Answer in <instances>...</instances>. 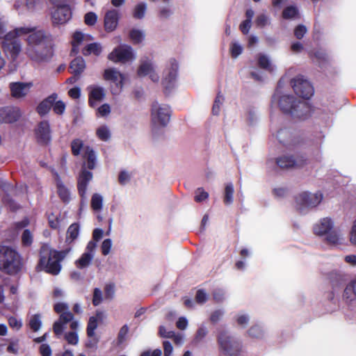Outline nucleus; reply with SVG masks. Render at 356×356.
Here are the masks:
<instances>
[{"label":"nucleus","mask_w":356,"mask_h":356,"mask_svg":"<svg viewBox=\"0 0 356 356\" xmlns=\"http://www.w3.org/2000/svg\"><path fill=\"white\" fill-rule=\"evenodd\" d=\"M94 256L88 252H83L81 257L75 261V266L79 269L88 268L92 263Z\"/></svg>","instance_id":"30"},{"label":"nucleus","mask_w":356,"mask_h":356,"mask_svg":"<svg viewBox=\"0 0 356 356\" xmlns=\"http://www.w3.org/2000/svg\"><path fill=\"white\" fill-rule=\"evenodd\" d=\"M79 234V225L78 223L72 224L67 229L66 235V243H71L77 238Z\"/></svg>","instance_id":"33"},{"label":"nucleus","mask_w":356,"mask_h":356,"mask_svg":"<svg viewBox=\"0 0 356 356\" xmlns=\"http://www.w3.org/2000/svg\"><path fill=\"white\" fill-rule=\"evenodd\" d=\"M325 236L327 242L331 245H341L343 243V238L341 235L333 229Z\"/></svg>","instance_id":"37"},{"label":"nucleus","mask_w":356,"mask_h":356,"mask_svg":"<svg viewBox=\"0 0 356 356\" xmlns=\"http://www.w3.org/2000/svg\"><path fill=\"white\" fill-rule=\"evenodd\" d=\"M42 316L40 314L31 315L29 320V327L33 332H38L42 327Z\"/></svg>","instance_id":"36"},{"label":"nucleus","mask_w":356,"mask_h":356,"mask_svg":"<svg viewBox=\"0 0 356 356\" xmlns=\"http://www.w3.org/2000/svg\"><path fill=\"white\" fill-rule=\"evenodd\" d=\"M307 29L304 25H298L294 30V35L298 39H301L307 33Z\"/></svg>","instance_id":"63"},{"label":"nucleus","mask_w":356,"mask_h":356,"mask_svg":"<svg viewBox=\"0 0 356 356\" xmlns=\"http://www.w3.org/2000/svg\"><path fill=\"white\" fill-rule=\"evenodd\" d=\"M147 10V4L144 2L137 4L133 12V16L136 19H143L145 17Z\"/></svg>","instance_id":"40"},{"label":"nucleus","mask_w":356,"mask_h":356,"mask_svg":"<svg viewBox=\"0 0 356 356\" xmlns=\"http://www.w3.org/2000/svg\"><path fill=\"white\" fill-rule=\"evenodd\" d=\"M208 332L209 331L207 326L204 324H201L197 330L193 340V343L197 344L201 342L207 337Z\"/></svg>","instance_id":"39"},{"label":"nucleus","mask_w":356,"mask_h":356,"mask_svg":"<svg viewBox=\"0 0 356 356\" xmlns=\"http://www.w3.org/2000/svg\"><path fill=\"white\" fill-rule=\"evenodd\" d=\"M86 67V62L81 56L73 59L70 65L71 72L75 76H79L85 70Z\"/></svg>","instance_id":"27"},{"label":"nucleus","mask_w":356,"mask_h":356,"mask_svg":"<svg viewBox=\"0 0 356 356\" xmlns=\"http://www.w3.org/2000/svg\"><path fill=\"white\" fill-rule=\"evenodd\" d=\"M234 185L232 183H227L225 185L224 195H223V202L226 205H230L234 202Z\"/></svg>","instance_id":"34"},{"label":"nucleus","mask_w":356,"mask_h":356,"mask_svg":"<svg viewBox=\"0 0 356 356\" xmlns=\"http://www.w3.org/2000/svg\"><path fill=\"white\" fill-rule=\"evenodd\" d=\"M44 0H26V6L29 10H34L40 8Z\"/></svg>","instance_id":"58"},{"label":"nucleus","mask_w":356,"mask_h":356,"mask_svg":"<svg viewBox=\"0 0 356 356\" xmlns=\"http://www.w3.org/2000/svg\"><path fill=\"white\" fill-rule=\"evenodd\" d=\"M21 109L17 106H7L1 109V121L13 123L17 121L22 116Z\"/></svg>","instance_id":"20"},{"label":"nucleus","mask_w":356,"mask_h":356,"mask_svg":"<svg viewBox=\"0 0 356 356\" xmlns=\"http://www.w3.org/2000/svg\"><path fill=\"white\" fill-rule=\"evenodd\" d=\"M54 311L60 314L59 318L54 323L53 330L55 334L60 337L65 329V325L70 323L71 332H76L79 327L78 321H74V315L70 312L69 305L65 302H57L54 306Z\"/></svg>","instance_id":"4"},{"label":"nucleus","mask_w":356,"mask_h":356,"mask_svg":"<svg viewBox=\"0 0 356 356\" xmlns=\"http://www.w3.org/2000/svg\"><path fill=\"white\" fill-rule=\"evenodd\" d=\"M104 78L106 81H111L118 87L122 88L124 76L115 68H108L104 70Z\"/></svg>","instance_id":"22"},{"label":"nucleus","mask_w":356,"mask_h":356,"mask_svg":"<svg viewBox=\"0 0 356 356\" xmlns=\"http://www.w3.org/2000/svg\"><path fill=\"white\" fill-rule=\"evenodd\" d=\"M131 179V174L126 171V170H122L120 172L119 177H118V181L120 184L122 185H126L127 183L129 182Z\"/></svg>","instance_id":"59"},{"label":"nucleus","mask_w":356,"mask_h":356,"mask_svg":"<svg viewBox=\"0 0 356 356\" xmlns=\"http://www.w3.org/2000/svg\"><path fill=\"white\" fill-rule=\"evenodd\" d=\"M291 85L295 93L304 99H309L314 94L312 86L302 76L300 75L293 79Z\"/></svg>","instance_id":"11"},{"label":"nucleus","mask_w":356,"mask_h":356,"mask_svg":"<svg viewBox=\"0 0 356 356\" xmlns=\"http://www.w3.org/2000/svg\"><path fill=\"white\" fill-rule=\"evenodd\" d=\"M97 20V15L93 12H89L85 15L84 22L88 26L95 25Z\"/></svg>","instance_id":"56"},{"label":"nucleus","mask_w":356,"mask_h":356,"mask_svg":"<svg viewBox=\"0 0 356 356\" xmlns=\"http://www.w3.org/2000/svg\"><path fill=\"white\" fill-rule=\"evenodd\" d=\"M53 111L58 115H62L65 110V104L63 101H55L53 106Z\"/></svg>","instance_id":"55"},{"label":"nucleus","mask_w":356,"mask_h":356,"mask_svg":"<svg viewBox=\"0 0 356 356\" xmlns=\"http://www.w3.org/2000/svg\"><path fill=\"white\" fill-rule=\"evenodd\" d=\"M224 313H225L224 311L222 309H218V310L214 311L211 314L210 321L213 323H216L222 318Z\"/></svg>","instance_id":"62"},{"label":"nucleus","mask_w":356,"mask_h":356,"mask_svg":"<svg viewBox=\"0 0 356 356\" xmlns=\"http://www.w3.org/2000/svg\"><path fill=\"white\" fill-rule=\"evenodd\" d=\"M92 177V173L87 170L84 165L77 177V189L82 201L86 200L88 186Z\"/></svg>","instance_id":"14"},{"label":"nucleus","mask_w":356,"mask_h":356,"mask_svg":"<svg viewBox=\"0 0 356 356\" xmlns=\"http://www.w3.org/2000/svg\"><path fill=\"white\" fill-rule=\"evenodd\" d=\"M154 67L155 66L152 60H143L138 67V75L140 77L148 76Z\"/></svg>","instance_id":"32"},{"label":"nucleus","mask_w":356,"mask_h":356,"mask_svg":"<svg viewBox=\"0 0 356 356\" xmlns=\"http://www.w3.org/2000/svg\"><path fill=\"white\" fill-rule=\"evenodd\" d=\"M178 62L175 58H170L163 70L161 81L166 92L170 91L176 86L178 79Z\"/></svg>","instance_id":"8"},{"label":"nucleus","mask_w":356,"mask_h":356,"mask_svg":"<svg viewBox=\"0 0 356 356\" xmlns=\"http://www.w3.org/2000/svg\"><path fill=\"white\" fill-rule=\"evenodd\" d=\"M23 267V261L18 252L9 246H1V270L9 275H17Z\"/></svg>","instance_id":"5"},{"label":"nucleus","mask_w":356,"mask_h":356,"mask_svg":"<svg viewBox=\"0 0 356 356\" xmlns=\"http://www.w3.org/2000/svg\"><path fill=\"white\" fill-rule=\"evenodd\" d=\"M108 58L114 63H126L135 59L133 49L129 45H120L115 47L108 56Z\"/></svg>","instance_id":"10"},{"label":"nucleus","mask_w":356,"mask_h":356,"mask_svg":"<svg viewBox=\"0 0 356 356\" xmlns=\"http://www.w3.org/2000/svg\"><path fill=\"white\" fill-rule=\"evenodd\" d=\"M171 111L167 104L155 102L152 106L151 120L152 131L156 134L168 125L170 120Z\"/></svg>","instance_id":"7"},{"label":"nucleus","mask_w":356,"mask_h":356,"mask_svg":"<svg viewBox=\"0 0 356 356\" xmlns=\"http://www.w3.org/2000/svg\"><path fill=\"white\" fill-rule=\"evenodd\" d=\"M334 227L333 220L329 217H325L317 221L313 227L314 233L319 236H324L329 234Z\"/></svg>","instance_id":"18"},{"label":"nucleus","mask_w":356,"mask_h":356,"mask_svg":"<svg viewBox=\"0 0 356 356\" xmlns=\"http://www.w3.org/2000/svg\"><path fill=\"white\" fill-rule=\"evenodd\" d=\"M130 38L134 43L138 44L141 42L145 38L144 33L138 29H133L130 32Z\"/></svg>","instance_id":"47"},{"label":"nucleus","mask_w":356,"mask_h":356,"mask_svg":"<svg viewBox=\"0 0 356 356\" xmlns=\"http://www.w3.org/2000/svg\"><path fill=\"white\" fill-rule=\"evenodd\" d=\"M278 142L287 149H293L300 143L299 138L292 135L290 130L281 129L276 134Z\"/></svg>","instance_id":"13"},{"label":"nucleus","mask_w":356,"mask_h":356,"mask_svg":"<svg viewBox=\"0 0 356 356\" xmlns=\"http://www.w3.org/2000/svg\"><path fill=\"white\" fill-rule=\"evenodd\" d=\"M248 335L252 338H261L264 335V330L261 325H254L248 330Z\"/></svg>","instance_id":"46"},{"label":"nucleus","mask_w":356,"mask_h":356,"mask_svg":"<svg viewBox=\"0 0 356 356\" xmlns=\"http://www.w3.org/2000/svg\"><path fill=\"white\" fill-rule=\"evenodd\" d=\"M112 248V241L110 238L104 239L101 245V250L103 255H108Z\"/></svg>","instance_id":"53"},{"label":"nucleus","mask_w":356,"mask_h":356,"mask_svg":"<svg viewBox=\"0 0 356 356\" xmlns=\"http://www.w3.org/2000/svg\"><path fill=\"white\" fill-rule=\"evenodd\" d=\"M33 86V82H12L10 83L11 95L16 99L25 97Z\"/></svg>","instance_id":"17"},{"label":"nucleus","mask_w":356,"mask_h":356,"mask_svg":"<svg viewBox=\"0 0 356 356\" xmlns=\"http://www.w3.org/2000/svg\"><path fill=\"white\" fill-rule=\"evenodd\" d=\"M322 200L323 194L320 192L316 193L302 192L296 197V207L301 213L317 207Z\"/></svg>","instance_id":"9"},{"label":"nucleus","mask_w":356,"mask_h":356,"mask_svg":"<svg viewBox=\"0 0 356 356\" xmlns=\"http://www.w3.org/2000/svg\"><path fill=\"white\" fill-rule=\"evenodd\" d=\"M90 205L94 211H100L103 207L102 195L99 193H94L91 197Z\"/></svg>","instance_id":"38"},{"label":"nucleus","mask_w":356,"mask_h":356,"mask_svg":"<svg viewBox=\"0 0 356 356\" xmlns=\"http://www.w3.org/2000/svg\"><path fill=\"white\" fill-rule=\"evenodd\" d=\"M65 339L70 345L75 346L79 342V337L76 332H68L65 334Z\"/></svg>","instance_id":"48"},{"label":"nucleus","mask_w":356,"mask_h":356,"mask_svg":"<svg viewBox=\"0 0 356 356\" xmlns=\"http://www.w3.org/2000/svg\"><path fill=\"white\" fill-rule=\"evenodd\" d=\"M234 318L236 324L241 327H245L250 321L249 315L244 312L237 314Z\"/></svg>","instance_id":"44"},{"label":"nucleus","mask_w":356,"mask_h":356,"mask_svg":"<svg viewBox=\"0 0 356 356\" xmlns=\"http://www.w3.org/2000/svg\"><path fill=\"white\" fill-rule=\"evenodd\" d=\"M220 356H238L241 344L238 340L232 337L228 332L220 330L217 336Z\"/></svg>","instance_id":"6"},{"label":"nucleus","mask_w":356,"mask_h":356,"mask_svg":"<svg viewBox=\"0 0 356 356\" xmlns=\"http://www.w3.org/2000/svg\"><path fill=\"white\" fill-rule=\"evenodd\" d=\"M277 102L280 109L294 118L305 120L311 114V107L305 101L298 100L293 95L279 94L277 90L273 96V102Z\"/></svg>","instance_id":"2"},{"label":"nucleus","mask_w":356,"mask_h":356,"mask_svg":"<svg viewBox=\"0 0 356 356\" xmlns=\"http://www.w3.org/2000/svg\"><path fill=\"white\" fill-rule=\"evenodd\" d=\"M97 136L103 141H107L111 138V132L108 127L106 125L99 127L96 131Z\"/></svg>","instance_id":"42"},{"label":"nucleus","mask_w":356,"mask_h":356,"mask_svg":"<svg viewBox=\"0 0 356 356\" xmlns=\"http://www.w3.org/2000/svg\"><path fill=\"white\" fill-rule=\"evenodd\" d=\"M111 113V107L108 104H104L97 109V113L99 116L104 117Z\"/></svg>","instance_id":"61"},{"label":"nucleus","mask_w":356,"mask_h":356,"mask_svg":"<svg viewBox=\"0 0 356 356\" xmlns=\"http://www.w3.org/2000/svg\"><path fill=\"white\" fill-rule=\"evenodd\" d=\"M257 60L258 65L261 68L269 72H273L276 70L275 65H273L271 60L268 56L263 54H259L257 56Z\"/></svg>","instance_id":"28"},{"label":"nucleus","mask_w":356,"mask_h":356,"mask_svg":"<svg viewBox=\"0 0 356 356\" xmlns=\"http://www.w3.org/2000/svg\"><path fill=\"white\" fill-rule=\"evenodd\" d=\"M103 300V293L99 288H95L93 291L92 304L95 306L99 305Z\"/></svg>","instance_id":"50"},{"label":"nucleus","mask_w":356,"mask_h":356,"mask_svg":"<svg viewBox=\"0 0 356 356\" xmlns=\"http://www.w3.org/2000/svg\"><path fill=\"white\" fill-rule=\"evenodd\" d=\"M6 350L9 353L17 354L19 350V339H12L9 341V344L8 345Z\"/></svg>","instance_id":"52"},{"label":"nucleus","mask_w":356,"mask_h":356,"mask_svg":"<svg viewBox=\"0 0 356 356\" xmlns=\"http://www.w3.org/2000/svg\"><path fill=\"white\" fill-rule=\"evenodd\" d=\"M50 125L48 121L40 122L35 129V138L41 144H48L51 139Z\"/></svg>","instance_id":"15"},{"label":"nucleus","mask_w":356,"mask_h":356,"mask_svg":"<svg viewBox=\"0 0 356 356\" xmlns=\"http://www.w3.org/2000/svg\"><path fill=\"white\" fill-rule=\"evenodd\" d=\"M208 197V193L204 191V189L202 188H197L195 191V200L197 202H200L207 200Z\"/></svg>","instance_id":"57"},{"label":"nucleus","mask_w":356,"mask_h":356,"mask_svg":"<svg viewBox=\"0 0 356 356\" xmlns=\"http://www.w3.org/2000/svg\"><path fill=\"white\" fill-rule=\"evenodd\" d=\"M303 156H298L294 159L293 156H282L276 159L277 165L281 168H290L293 167H300L304 164Z\"/></svg>","instance_id":"19"},{"label":"nucleus","mask_w":356,"mask_h":356,"mask_svg":"<svg viewBox=\"0 0 356 356\" xmlns=\"http://www.w3.org/2000/svg\"><path fill=\"white\" fill-rule=\"evenodd\" d=\"M56 175V182L57 186V192L60 197V198L64 202H68L70 200V193L69 189L63 184L60 177L57 173H55Z\"/></svg>","instance_id":"26"},{"label":"nucleus","mask_w":356,"mask_h":356,"mask_svg":"<svg viewBox=\"0 0 356 356\" xmlns=\"http://www.w3.org/2000/svg\"><path fill=\"white\" fill-rule=\"evenodd\" d=\"M349 239L352 244L356 245V219L353 221L349 234Z\"/></svg>","instance_id":"64"},{"label":"nucleus","mask_w":356,"mask_h":356,"mask_svg":"<svg viewBox=\"0 0 356 356\" xmlns=\"http://www.w3.org/2000/svg\"><path fill=\"white\" fill-rule=\"evenodd\" d=\"M208 299L207 293L203 289H199L195 295V301L199 304L204 303Z\"/></svg>","instance_id":"60"},{"label":"nucleus","mask_w":356,"mask_h":356,"mask_svg":"<svg viewBox=\"0 0 356 356\" xmlns=\"http://www.w3.org/2000/svg\"><path fill=\"white\" fill-rule=\"evenodd\" d=\"M101 52L102 47L100 44L97 42L88 44L82 49V54L84 56H88L90 54L99 56Z\"/></svg>","instance_id":"35"},{"label":"nucleus","mask_w":356,"mask_h":356,"mask_svg":"<svg viewBox=\"0 0 356 356\" xmlns=\"http://www.w3.org/2000/svg\"><path fill=\"white\" fill-rule=\"evenodd\" d=\"M89 35H84L81 32H75L72 40V52L75 54H78L79 51V46L82 44L84 41H86Z\"/></svg>","instance_id":"29"},{"label":"nucleus","mask_w":356,"mask_h":356,"mask_svg":"<svg viewBox=\"0 0 356 356\" xmlns=\"http://www.w3.org/2000/svg\"><path fill=\"white\" fill-rule=\"evenodd\" d=\"M119 14L116 10H108L104 17V26L107 31H113L118 24Z\"/></svg>","instance_id":"21"},{"label":"nucleus","mask_w":356,"mask_h":356,"mask_svg":"<svg viewBox=\"0 0 356 356\" xmlns=\"http://www.w3.org/2000/svg\"><path fill=\"white\" fill-rule=\"evenodd\" d=\"M8 321L9 326L12 329H13L16 331L19 330L21 329V327H22V320L18 319L16 317L10 316L8 319Z\"/></svg>","instance_id":"51"},{"label":"nucleus","mask_w":356,"mask_h":356,"mask_svg":"<svg viewBox=\"0 0 356 356\" xmlns=\"http://www.w3.org/2000/svg\"><path fill=\"white\" fill-rule=\"evenodd\" d=\"M72 152L74 156H77L81 153V149L84 152L83 143L80 139H75L71 143Z\"/></svg>","instance_id":"45"},{"label":"nucleus","mask_w":356,"mask_h":356,"mask_svg":"<svg viewBox=\"0 0 356 356\" xmlns=\"http://www.w3.org/2000/svg\"><path fill=\"white\" fill-rule=\"evenodd\" d=\"M225 98L222 95H221L220 92L218 93L217 96L216 97V99L213 102V105L212 107V113L215 115H218L220 113V108L222 105L223 104Z\"/></svg>","instance_id":"43"},{"label":"nucleus","mask_w":356,"mask_h":356,"mask_svg":"<svg viewBox=\"0 0 356 356\" xmlns=\"http://www.w3.org/2000/svg\"><path fill=\"white\" fill-rule=\"evenodd\" d=\"M22 244L25 246H29L33 242V236L29 229H25L22 236Z\"/></svg>","instance_id":"54"},{"label":"nucleus","mask_w":356,"mask_h":356,"mask_svg":"<svg viewBox=\"0 0 356 356\" xmlns=\"http://www.w3.org/2000/svg\"><path fill=\"white\" fill-rule=\"evenodd\" d=\"M24 35H26L24 53L28 58L37 63L47 62L51 58L52 52L45 46L47 36L44 31L31 26L17 27L4 35L1 48L8 58L13 61L17 58L22 51L19 38Z\"/></svg>","instance_id":"1"},{"label":"nucleus","mask_w":356,"mask_h":356,"mask_svg":"<svg viewBox=\"0 0 356 356\" xmlns=\"http://www.w3.org/2000/svg\"><path fill=\"white\" fill-rule=\"evenodd\" d=\"M56 99L57 95L54 93L42 101L37 106L36 111L38 113L40 116H43L47 114Z\"/></svg>","instance_id":"23"},{"label":"nucleus","mask_w":356,"mask_h":356,"mask_svg":"<svg viewBox=\"0 0 356 356\" xmlns=\"http://www.w3.org/2000/svg\"><path fill=\"white\" fill-rule=\"evenodd\" d=\"M84 157L87 159V167L92 170L95 167L97 156L95 151L90 147L86 146L84 148Z\"/></svg>","instance_id":"31"},{"label":"nucleus","mask_w":356,"mask_h":356,"mask_svg":"<svg viewBox=\"0 0 356 356\" xmlns=\"http://www.w3.org/2000/svg\"><path fill=\"white\" fill-rule=\"evenodd\" d=\"M103 317L104 313L102 312H97L95 316L90 317L87 326L88 337H93L95 336V331L98 326V321L102 320Z\"/></svg>","instance_id":"25"},{"label":"nucleus","mask_w":356,"mask_h":356,"mask_svg":"<svg viewBox=\"0 0 356 356\" xmlns=\"http://www.w3.org/2000/svg\"><path fill=\"white\" fill-rule=\"evenodd\" d=\"M72 17V12L67 4L56 6L51 13V19L54 24H63Z\"/></svg>","instance_id":"12"},{"label":"nucleus","mask_w":356,"mask_h":356,"mask_svg":"<svg viewBox=\"0 0 356 356\" xmlns=\"http://www.w3.org/2000/svg\"><path fill=\"white\" fill-rule=\"evenodd\" d=\"M88 103L91 107H96L105 97V89L97 85H90L88 87Z\"/></svg>","instance_id":"16"},{"label":"nucleus","mask_w":356,"mask_h":356,"mask_svg":"<svg viewBox=\"0 0 356 356\" xmlns=\"http://www.w3.org/2000/svg\"><path fill=\"white\" fill-rule=\"evenodd\" d=\"M243 51L242 46L237 42H232L230 52L233 58H237Z\"/></svg>","instance_id":"49"},{"label":"nucleus","mask_w":356,"mask_h":356,"mask_svg":"<svg viewBox=\"0 0 356 356\" xmlns=\"http://www.w3.org/2000/svg\"><path fill=\"white\" fill-rule=\"evenodd\" d=\"M70 251V248L57 251L47 244L42 245L40 250L38 268L53 275H58L62 268L60 262Z\"/></svg>","instance_id":"3"},{"label":"nucleus","mask_w":356,"mask_h":356,"mask_svg":"<svg viewBox=\"0 0 356 356\" xmlns=\"http://www.w3.org/2000/svg\"><path fill=\"white\" fill-rule=\"evenodd\" d=\"M299 11L296 6L286 7L282 12V17L284 19H293L298 15Z\"/></svg>","instance_id":"41"},{"label":"nucleus","mask_w":356,"mask_h":356,"mask_svg":"<svg viewBox=\"0 0 356 356\" xmlns=\"http://www.w3.org/2000/svg\"><path fill=\"white\" fill-rule=\"evenodd\" d=\"M343 300L347 303H351L356 300V279L348 283L343 290Z\"/></svg>","instance_id":"24"}]
</instances>
